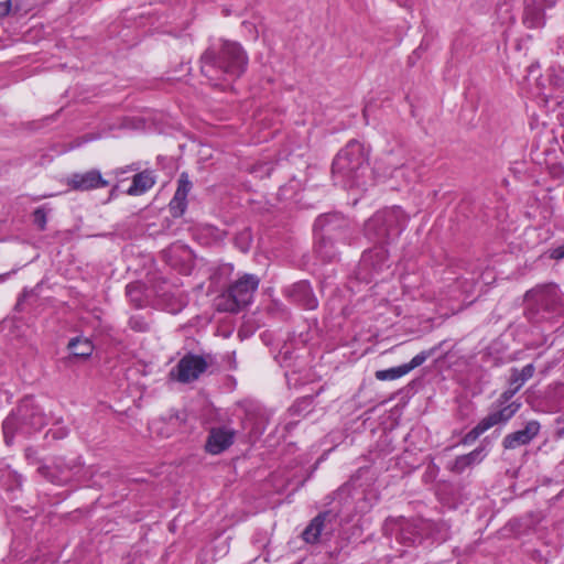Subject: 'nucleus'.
I'll return each mask as SVG.
<instances>
[{
  "instance_id": "nucleus-1",
  "label": "nucleus",
  "mask_w": 564,
  "mask_h": 564,
  "mask_svg": "<svg viewBox=\"0 0 564 564\" xmlns=\"http://www.w3.org/2000/svg\"><path fill=\"white\" fill-rule=\"evenodd\" d=\"M248 55L235 41L223 40L208 46L200 56V72L214 85L224 86L242 76L248 66Z\"/></svg>"
},
{
  "instance_id": "nucleus-2",
  "label": "nucleus",
  "mask_w": 564,
  "mask_h": 564,
  "mask_svg": "<svg viewBox=\"0 0 564 564\" xmlns=\"http://www.w3.org/2000/svg\"><path fill=\"white\" fill-rule=\"evenodd\" d=\"M367 171L368 155L362 144L355 140L339 151L332 165L333 176L345 187L364 186Z\"/></svg>"
},
{
  "instance_id": "nucleus-3",
  "label": "nucleus",
  "mask_w": 564,
  "mask_h": 564,
  "mask_svg": "<svg viewBox=\"0 0 564 564\" xmlns=\"http://www.w3.org/2000/svg\"><path fill=\"white\" fill-rule=\"evenodd\" d=\"M46 423V416L42 409L33 398L26 397L2 423L4 442L7 445H11L15 434L29 436L40 431Z\"/></svg>"
},
{
  "instance_id": "nucleus-4",
  "label": "nucleus",
  "mask_w": 564,
  "mask_h": 564,
  "mask_svg": "<svg viewBox=\"0 0 564 564\" xmlns=\"http://www.w3.org/2000/svg\"><path fill=\"white\" fill-rule=\"evenodd\" d=\"M350 223L341 214H324L314 223L315 249L325 261H332L336 257L335 241L345 242L348 239Z\"/></svg>"
},
{
  "instance_id": "nucleus-5",
  "label": "nucleus",
  "mask_w": 564,
  "mask_h": 564,
  "mask_svg": "<svg viewBox=\"0 0 564 564\" xmlns=\"http://www.w3.org/2000/svg\"><path fill=\"white\" fill-rule=\"evenodd\" d=\"M408 216L399 206L384 208L371 216L364 227V234L375 245H388L403 231Z\"/></svg>"
},
{
  "instance_id": "nucleus-6",
  "label": "nucleus",
  "mask_w": 564,
  "mask_h": 564,
  "mask_svg": "<svg viewBox=\"0 0 564 564\" xmlns=\"http://www.w3.org/2000/svg\"><path fill=\"white\" fill-rule=\"evenodd\" d=\"M527 310L535 322L564 315V296L555 284L536 286L525 293Z\"/></svg>"
},
{
  "instance_id": "nucleus-7",
  "label": "nucleus",
  "mask_w": 564,
  "mask_h": 564,
  "mask_svg": "<svg viewBox=\"0 0 564 564\" xmlns=\"http://www.w3.org/2000/svg\"><path fill=\"white\" fill-rule=\"evenodd\" d=\"M260 279L256 274L245 273L230 283L216 299V307L220 312L237 313L252 302Z\"/></svg>"
},
{
  "instance_id": "nucleus-8",
  "label": "nucleus",
  "mask_w": 564,
  "mask_h": 564,
  "mask_svg": "<svg viewBox=\"0 0 564 564\" xmlns=\"http://www.w3.org/2000/svg\"><path fill=\"white\" fill-rule=\"evenodd\" d=\"M373 171L382 177L395 178L404 184H409L415 177L413 166L406 162L401 148L383 152L376 160Z\"/></svg>"
},
{
  "instance_id": "nucleus-9",
  "label": "nucleus",
  "mask_w": 564,
  "mask_h": 564,
  "mask_svg": "<svg viewBox=\"0 0 564 564\" xmlns=\"http://www.w3.org/2000/svg\"><path fill=\"white\" fill-rule=\"evenodd\" d=\"M424 528L426 524L423 523V518H388L382 525V532L386 536H395L403 545L412 546L425 539Z\"/></svg>"
},
{
  "instance_id": "nucleus-10",
  "label": "nucleus",
  "mask_w": 564,
  "mask_h": 564,
  "mask_svg": "<svg viewBox=\"0 0 564 564\" xmlns=\"http://www.w3.org/2000/svg\"><path fill=\"white\" fill-rule=\"evenodd\" d=\"M84 471L79 457L66 459L65 457H56L52 466L41 465L37 473L56 485H64L72 479H80Z\"/></svg>"
},
{
  "instance_id": "nucleus-11",
  "label": "nucleus",
  "mask_w": 564,
  "mask_h": 564,
  "mask_svg": "<svg viewBox=\"0 0 564 564\" xmlns=\"http://www.w3.org/2000/svg\"><path fill=\"white\" fill-rule=\"evenodd\" d=\"M386 245H375L373 248L366 250L358 267V278L369 282L376 275L390 268L388 250Z\"/></svg>"
},
{
  "instance_id": "nucleus-12",
  "label": "nucleus",
  "mask_w": 564,
  "mask_h": 564,
  "mask_svg": "<svg viewBox=\"0 0 564 564\" xmlns=\"http://www.w3.org/2000/svg\"><path fill=\"white\" fill-rule=\"evenodd\" d=\"M214 364L212 355H195L187 352L177 362L176 367L172 370V375L176 372L177 381L182 383H189L199 378L207 368Z\"/></svg>"
},
{
  "instance_id": "nucleus-13",
  "label": "nucleus",
  "mask_w": 564,
  "mask_h": 564,
  "mask_svg": "<svg viewBox=\"0 0 564 564\" xmlns=\"http://www.w3.org/2000/svg\"><path fill=\"white\" fill-rule=\"evenodd\" d=\"M518 391L513 386L508 384V388L490 405L487 415L497 422L499 426L506 425L521 409L522 403L519 400H513Z\"/></svg>"
},
{
  "instance_id": "nucleus-14",
  "label": "nucleus",
  "mask_w": 564,
  "mask_h": 564,
  "mask_svg": "<svg viewBox=\"0 0 564 564\" xmlns=\"http://www.w3.org/2000/svg\"><path fill=\"white\" fill-rule=\"evenodd\" d=\"M341 510H326L314 517L302 532L306 543H317L322 536H330L335 530V523Z\"/></svg>"
},
{
  "instance_id": "nucleus-15",
  "label": "nucleus",
  "mask_w": 564,
  "mask_h": 564,
  "mask_svg": "<svg viewBox=\"0 0 564 564\" xmlns=\"http://www.w3.org/2000/svg\"><path fill=\"white\" fill-rule=\"evenodd\" d=\"M283 294L290 302L304 310H315L318 306V300L311 284L305 280L284 288Z\"/></svg>"
},
{
  "instance_id": "nucleus-16",
  "label": "nucleus",
  "mask_w": 564,
  "mask_h": 564,
  "mask_svg": "<svg viewBox=\"0 0 564 564\" xmlns=\"http://www.w3.org/2000/svg\"><path fill=\"white\" fill-rule=\"evenodd\" d=\"M67 186L76 192H87L107 187L109 182L105 180L99 170L93 169L84 173H73L66 180Z\"/></svg>"
},
{
  "instance_id": "nucleus-17",
  "label": "nucleus",
  "mask_w": 564,
  "mask_h": 564,
  "mask_svg": "<svg viewBox=\"0 0 564 564\" xmlns=\"http://www.w3.org/2000/svg\"><path fill=\"white\" fill-rule=\"evenodd\" d=\"M441 345L438 346H434L427 350H423L421 351L420 354H417L416 356H414L410 362L408 364H403V365H400L398 367H392V368H389V369H384V370H378L376 372V378L378 380H395L398 378H401L402 376L409 373L410 371H412L413 369L420 367L421 365H423L430 357H432L433 355H435V352L437 351V349L440 348Z\"/></svg>"
},
{
  "instance_id": "nucleus-18",
  "label": "nucleus",
  "mask_w": 564,
  "mask_h": 564,
  "mask_svg": "<svg viewBox=\"0 0 564 564\" xmlns=\"http://www.w3.org/2000/svg\"><path fill=\"white\" fill-rule=\"evenodd\" d=\"M541 425L536 420L528 421L523 429L507 434L502 440L505 449H516L531 443L540 433Z\"/></svg>"
},
{
  "instance_id": "nucleus-19",
  "label": "nucleus",
  "mask_w": 564,
  "mask_h": 564,
  "mask_svg": "<svg viewBox=\"0 0 564 564\" xmlns=\"http://www.w3.org/2000/svg\"><path fill=\"white\" fill-rule=\"evenodd\" d=\"M236 432L227 426L212 427L206 440L205 449L212 455L225 452L232 443Z\"/></svg>"
},
{
  "instance_id": "nucleus-20",
  "label": "nucleus",
  "mask_w": 564,
  "mask_h": 564,
  "mask_svg": "<svg viewBox=\"0 0 564 564\" xmlns=\"http://www.w3.org/2000/svg\"><path fill=\"white\" fill-rule=\"evenodd\" d=\"M193 184L186 172L181 173L177 180V188L169 204V209L174 218L182 217L187 208V196L192 191Z\"/></svg>"
},
{
  "instance_id": "nucleus-21",
  "label": "nucleus",
  "mask_w": 564,
  "mask_h": 564,
  "mask_svg": "<svg viewBox=\"0 0 564 564\" xmlns=\"http://www.w3.org/2000/svg\"><path fill=\"white\" fill-rule=\"evenodd\" d=\"M155 184V177L149 170L137 173L132 178L131 186L127 189L130 196H139L148 192Z\"/></svg>"
},
{
  "instance_id": "nucleus-22",
  "label": "nucleus",
  "mask_w": 564,
  "mask_h": 564,
  "mask_svg": "<svg viewBox=\"0 0 564 564\" xmlns=\"http://www.w3.org/2000/svg\"><path fill=\"white\" fill-rule=\"evenodd\" d=\"M423 523L426 524V528H424L425 539L431 538L435 541H445L448 539L451 528L446 521L423 519Z\"/></svg>"
},
{
  "instance_id": "nucleus-23",
  "label": "nucleus",
  "mask_w": 564,
  "mask_h": 564,
  "mask_svg": "<svg viewBox=\"0 0 564 564\" xmlns=\"http://www.w3.org/2000/svg\"><path fill=\"white\" fill-rule=\"evenodd\" d=\"M522 22L528 29H542L545 25V11L523 3Z\"/></svg>"
},
{
  "instance_id": "nucleus-24",
  "label": "nucleus",
  "mask_w": 564,
  "mask_h": 564,
  "mask_svg": "<svg viewBox=\"0 0 564 564\" xmlns=\"http://www.w3.org/2000/svg\"><path fill=\"white\" fill-rule=\"evenodd\" d=\"M535 367L533 364L525 365L522 369L511 368L508 384L520 390L523 384L533 377Z\"/></svg>"
},
{
  "instance_id": "nucleus-25",
  "label": "nucleus",
  "mask_w": 564,
  "mask_h": 564,
  "mask_svg": "<svg viewBox=\"0 0 564 564\" xmlns=\"http://www.w3.org/2000/svg\"><path fill=\"white\" fill-rule=\"evenodd\" d=\"M494 426H499L490 416H484L462 440L464 445L473 444L481 434Z\"/></svg>"
},
{
  "instance_id": "nucleus-26",
  "label": "nucleus",
  "mask_w": 564,
  "mask_h": 564,
  "mask_svg": "<svg viewBox=\"0 0 564 564\" xmlns=\"http://www.w3.org/2000/svg\"><path fill=\"white\" fill-rule=\"evenodd\" d=\"M68 349L75 358H88L94 351L91 341L87 338L75 337L68 343Z\"/></svg>"
},
{
  "instance_id": "nucleus-27",
  "label": "nucleus",
  "mask_w": 564,
  "mask_h": 564,
  "mask_svg": "<svg viewBox=\"0 0 564 564\" xmlns=\"http://www.w3.org/2000/svg\"><path fill=\"white\" fill-rule=\"evenodd\" d=\"M489 445L490 442L487 438H485L477 448H475L468 454H465L464 456L467 459V464H470V466H473L475 464L480 463L487 456L489 452Z\"/></svg>"
},
{
  "instance_id": "nucleus-28",
  "label": "nucleus",
  "mask_w": 564,
  "mask_h": 564,
  "mask_svg": "<svg viewBox=\"0 0 564 564\" xmlns=\"http://www.w3.org/2000/svg\"><path fill=\"white\" fill-rule=\"evenodd\" d=\"M334 495V500H338L344 509L348 505V500L351 498V488L348 485H344Z\"/></svg>"
},
{
  "instance_id": "nucleus-29",
  "label": "nucleus",
  "mask_w": 564,
  "mask_h": 564,
  "mask_svg": "<svg viewBox=\"0 0 564 564\" xmlns=\"http://www.w3.org/2000/svg\"><path fill=\"white\" fill-rule=\"evenodd\" d=\"M33 223L41 229L44 230L47 223V213L43 206L37 207L33 212Z\"/></svg>"
},
{
  "instance_id": "nucleus-30",
  "label": "nucleus",
  "mask_w": 564,
  "mask_h": 564,
  "mask_svg": "<svg viewBox=\"0 0 564 564\" xmlns=\"http://www.w3.org/2000/svg\"><path fill=\"white\" fill-rule=\"evenodd\" d=\"M129 326L131 327V329H133L135 332H141V333L148 332L150 329V326L145 322V319L139 315L130 317Z\"/></svg>"
},
{
  "instance_id": "nucleus-31",
  "label": "nucleus",
  "mask_w": 564,
  "mask_h": 564,
  "mask_svg": "<svg viewBox=\"0 0 564 564\" xmlns=\"http://www.w3.org/2000/svg\"><path fill=\"white\" fill-rule=\"evenodd\" d=\"M128 297L135 303V306L142 305L141 289L138 284H128L127 288Z\"/></svg>"
},
{
  "instance_id": "nucleus-32",
  "label": "nucleus",
  "mask_w": 564,
  "mask_h": 564,
  "mask_svg": "<svg viewBox=\"0 0 564 564\" xmlns=\"http://www.w3.org/2000/svg\"><path fill=\"white\" fill-rule=\"evenodd\" d=\"M470 464H467V459L464 455L457 456L449 466V469L455 474H462Z\"/></svg>"
},
{
  "instance_id": "nucleus-33",
  "label": "nucleus",
  "mask_w": 564,
  "mask_h": 564,
  "mask_svg": "<svg viewBox=\"0 0 564 564\" xmlns=\"http://www.w3.org/2000/svg\"><path fill=\"white\" fill-rule=\"evenodd\" d=\"M523 3H528L529 6H533L536 7V9L545 11L546 9L554 7L555 0H524Z\"/></svg>"
},
{
  "instance_id": "nucleus-34",
  "label": "nucleus",
  "mask_w": 564,
  "mask_h": 564,
  "mask_svg": "<svg viewBox=\"0 0 564 564\" xmlns=\"http://www.w3.org/2000/svg\"><path fill=\"white\" fill-rule=\"evenodd\" d=\"M371 507L372 505L368 502L367 494L362 492V498L358 499L357 502V512H367Z\"/></svg>"
},
{
  "instance_id": "nucleus-35",
  "label": "nucleus",
  "mask_w": 564,
  "mask_h": 564,
  "mask_svg": "<svg viewBox=\"0 0 564 564\" xmlns=\"http://www.w3.org/2000/svg\"><path fill=\"white\" fill-rule=\"evenodd\" d=\"M12 0L0 1V18L8 17L12 13Z\"/></svg>"
},
{
  "instance_id": "nucleus-36",
  "label": "nucleus",
  "mask_w": 564,
  "mask_h": 564,
  "mask_svg": "<svg viewBox=\"0 0 564 564\" xmlns=\"http://www.w3.org/2000/svg\"><path fill=\"white\" fill-rule=\"evenodd\" d=\"M50 433L52 434V437L55 440H62L68 434V429L65 426H58L55 429H51Z\"/></svg>"
},
{
  "instance_id": "nucleus-37",
  "label": "nucleus",
  "mask_w": 564,
  "mask_h": 564,
  "mask_svg": "<svg viewBox=\"0 0 564 564\" xmlns=\"http://www.w3.org/2000/svg\"><path fill=\"white\" fill-rule=\"evenodd\" d=\"M169 421L170 423L174 424V423H184L186 421V414L185 412H178L176 411L175 413H171L169 415Z\"/></svg>"
},
{
  "instance_id": "nucleus-38",
  "label": "nucleus",
  "mask_w": 564,
  "mask_h": 564,
  "mask_svg": "<svg viewBox=\"0 0 564 564\" xmlns=\"http://www.w3.org/2000/svg\"><path fill=\"white\" fill-rule=\"evenodd\" d=\"M550 258L561 260L564 258V245L550 250Z\"/></svg>"
},
{
  "instance_id": "nucleus-39",
  "label": "nucleus",
  "mask_w": 564,
  "mask_h": 564,
  "mask_svg": "<svg viewBox=\"0 0 564 564\" xmlns=\"http://www.w3.org/2000/svg\"><path fill=\"white\" fill-rule=\"evenodd\" d=\"M556 54L564 55V33L556 40Z\"/></svg>"
},
{
  "instance_id": "nucleus-40",
  "label": "nucleus",
  "mask_w": 564,
  "mask_h": 564,
  "mask_svg": "<svg viewBox=\"0 0 564 564\" xmlns=\"http://www.w3.org/2000/svg\"><path fill=\"white\" fill-rule=\"evenodd\" d=\"M12 13H19L23 10V1L22 0H12Z\"/></svg>"
},
{
  "instance_id": "nucleus-41",
  "label": "nucleus",
  "mask_w": 564,
  "mask_h": 564,
  "mask_svg": "<svg viewBox=\"0 0 564 564\" xmlns=\"http://www.w3.org/2000/svg\"><path fill=\"white\" fill-rule=\"evenodd\" d=\"M25 457L29 459V460H35L36 459V451L34 448H26L25 449Z\"/></svg>"
},
{
  "instance_id": "nucleus-42",
  "label": "nucleus",
  "mask_w": 564,
  "mask_h": 564,
  "mask_svg": "<svg viewBox=\"0 0 564 564\" xmlns=\"http://www.w3.org/2000/svg\"><path fill=\"white\" fill-rule=\"evenodd\" d=\"M369 111H370V107H368V106L365 107V109H364V117H365L366 120H368Z\"/></svg>"
},
{
  "instance_id": "nucleus-43",
  "label": "nucleus",
  "mask_w": 564,
  "mask_h": 564,
  "mask_svg": "<svg viewBox=\"0 0 564 564\" xmlns=\"http://www.w3.org/2000/svg\"><path fill=\"white\" fill-rule=\"evenodd\" d=\"M117 188H118V186L112 187V189L110 191V198L116 195Z\"/></svg>"
},
{
  "instance_id": "nucleus-44",
  "label": "nucleus",
  "mask_w": 564,
  "mask_h": 564,
  "mask_svg": "<svg viewBox=\"0 0 564 564\" xmlns=\"http://www.w3.org/2000/svg\"><path fill=\"white\" fill-rule=\"evenodd\" d=\"M264 427H261V429H257L256 433H259L261 434L263 432Z\"/></svg>"
},
{
  "instance_id": "nucleus-45",
  "label": "nucleus",
  "mask_w": 564,
  "mask_h": 564,
  "mask_svg": "<svg viewBox=\"0 0 564 564\" xmlns=\"http://www.w3.org/2000/svg\"><path fill=\"white\" fill-rule=\"evenodd\" d=\"M302 402H306L307 404H310L311 400L310 399H304Z\"/></svg>"
}]
</instances>
